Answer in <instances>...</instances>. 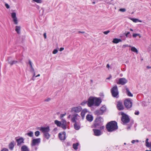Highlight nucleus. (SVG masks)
Listing matches in <instances>:
<instances>
[{
  "instance_id": "obj_1",
  "label": "nucleus",
  "mask_w": 151,
  "mask_h": 151,
  "mask_svg": "<svg viewBox=\"0 0 151 151\" xmlns=\"http://www.w3.org/2000/svg\"><path fill=\"white\" fill-rule=\"evenodd\" d=\"M106 128L108 132L114 131L118 129L117 123L114 121H111L106 124Z\"/></svg>"
},
{
  "instance_id": "obj_2",
  "label": "nucleus",
  "mask_w": 151,
  "mask_h": 151,
  "mask_svg": "<svg viewBox=\"0 0 151 151\" xmlns=\"http://www.w3.org/2000/svg\"><path fill=\"white\" fill-rule=\"evenodd\" d=\"M111 93L114 97H117L119 94L118 88L116 86H114L111 89Z\"/></svg>"
},
{
  "instance_id": "obj_3",
  "label": "nucleus",
  "mask_w": 151,
  "mask_h": 151,
  "mask_svg": "<svg viewBox=\"0 0 151 151\" xmlns=\"http://www.w3.org/2000/svg\"><path fill=\"white\" fill-rule=\"evenodd\" d=\"M102 121H103V119L102 117H99L96 118L94 124L95 127L98 128L99 126H100V124Z\"/></svg>"
},
{
  "instance_id": "obj_4",
  "label": "nucleus",
  "mask_w": 151,
  "mask_h": 151,
  "mask_svg": "<svg viewBox=\"0 0 151 151\" xmlns=\"http://www.w3.org/2000/svg\"><path fill=\"white\" fill-rule=\"evenodd\" d=\"M124 105L127 109H129L132 106V102L130 99H125L124 101Z\"/></svg>"
},
{
  "instance_id": "obj_5",
  "label": "nucleus",
  "mask_w": 151,
  "mask_h": 151,
  "mask_svg": "<svg viewBox=\"0 0 151 151\" xmlns=\"http://www.w3.org/2000/svg\"><path fill=\"white\" fill-rule=\"evenodd\" d=\"M41 142V139L40 138L34 139H33L31 142V145L32 146H34L38 145Z\"/></svg>"
},
{
  "instance_id": "obj_6",
  "label": "nucleus",
  "mask_w": 151,
  "mask_h": 151,
  "mask_svg": "<svg viewBox=\"0 0 151 151\" xmlns=\"http://www.w3.org/2000/svg\"><path fill=\"white\" fill-rule=\"evenodd\" d=\"M82 110V107L80 106H76L71 108V112L76 113H79Z\"/></svg>"
},
{
  "instance_id": "obj_7",
  "label": "nucleus",
  "mask_w": 151,
  "mask_h": 151,
  "mask_svg": "<svg viewBox=\"0 0 151 151\" xmlns=\"http://www.w3.org/2000/svg\"><path fill=\"white\" fill-rule=\"evenodd\" d=\"M122 121L124 123L126 124L128 123L130 121L129 117L126 114L123 115L121 119Z\"/></svg>"
},
{
  "instance_id": "obj_8",
  "label": "nucleus",
  "mask_w": 151,
  "mask_h": 151,
  "mask_svg": "<svg viewBox=\"0 0 151 151\" xmlns=\"http://www.w3.org/2000/svg\"><path fill=\"white\" fill-rule=\"evenodd\" d=\"M78 117H80V116L78 114L74 113L71 116V121L72 122H76V121L78 120Z\"/></svg>"
},
{
  "instance_id": "obj_9",
  "label": "nucleus",
  "mask_w": 151,
  "mask_h": 151,
  "mask_svg": "<svg viewBox=\"0 0 151 151\" xmlns=\"http://www.w3.org/2000/svg\"><path fill=\"white\" fill-rule=\"evenodd\" d=\"M87 104L89 107H91L94 104V98L90 97L88 99Z\"/></svg>"
},
{
  "instance_id": "obj_10",
  "label": "nucleus",
  "mask_w": 151,
  "mask_h": 151,
  "mask_svg": "<svg viewBox=\"0 0 151 151\" xmlns=\"http://www.w3.org/2000/svg\"><path fill=\"white\" fill-rule=\"evenodd\" d=\"M127 82V81L124 78H121L119 79V81L117 82L118 84L124 85Z\"/></svg>"
},
{
  "instance_id": "obj_11",
  "label": "nucleus",
  "mask_w": 151,
  "mask_h": 151,
  "mask_svg": "<svg viewBox=\"0 0 151 151\" xmlns=\"http://www.w3.org/2000/svg\"><path fill=\"white\" fill-rule=\"evenodd\" d=\"M40 130L44 134L49 132L50 130V127H41L40 128Z\"/></svg>"
},
{
  "instance_id": "obj_12",
  "label": "nucleus",
  "mask_w": 151,
  "mask_h": 151,
  "mask_svg": "<svg viewBox=\"0 0 151 151\" xmlns=\"http://www.w3.org/2000/svg\"><path fill=\"white\" fill-rule=\"evenodd\" d=\"M101 102V100L99 98H94V104L95 106H98Z\"/></svg>"
},
{
  "instance_id": "obj_13",
  "label": "nucleus",
  "mask_w": 151,
  "mask_h": 151,
  "mask_svg": "<svg viewBox=\"0 0 151 151\" xmlns=\"http://www.w3.org/2000/svg\"><path fill=\"white\" fill-rule=\"evenodd\" d=\"M12 18L13 19V21L14 24H18L17 18L16 17V13L15 12H13L11 13Z\"/></svg>"
},
{
  "instance_id": "obj_14",
  "label": "nucleus",
  "mask_w": 151,
  "mask_h": 151,
  "mask_svg": "<svg viewBox=\"0 0 151 151\" xmlns=\"http://www.w3.org/2000/svg\"><path fill=\"white\" fill-rule=\"evenodd\" d=\"M117 108L119 110H122L124 109V106L122 102L119 101L117 102Z\"/></svg>"
},
{
  "instance_id": "obj_15",
  "label": "nucleus",
  "mask_w": 151,
  "mask_h": 151,
  "mask_svg": "<svg viewBox=\"0 0 151 151\" xmlns=\"http://www.w3.org/2000/svg\"><path fill=\"white\" fill-rule=\"evenodd\" d=\"M58 135L60 139L61 140H64L65 139L66 135L65 132H64L62 133H60Z\"/></svg>"
},
{
  "instance_id": "obj_16",
  "label": "nucleus",
  "mask_w": 151,
  "mask_h": 151,
  "mask_svg": "<svg viewBox=\"0 0 151 151\" xmlns=\"http://www.w3.org/2000/svg\"><path fill=\"white\" fill-rule=\"evenodd\" d=\"M24 139L21 137L18 139H16V141L17 143V145L18 146L24 143Z\"/></svg>"
},
{
  "instance_id": "obj_17",
  "label": "nucleus",
  "mask_w": 151,
  "mask_h": 151,
  "mask_svg": "<svg viewBox=\"0 0 151 151\" xmlns=\"http://www.w3.org/2000/svg\"><path fill=\"white\" fill-rule=\"evenodd\" d=\"M93 131L94 135L96 136H99L101 134V132L99 130L97 129H93Z\"/></svg>"
},
{
  "instance_id": "obj_18",
  "label": "nucleus",
  "mask_w": 151,
  "mask_h": 151,
  "mask_svg": "<svg viewBox=\"0 0 151 151\" xmlns=\"http://www.w3.org/2000/svg\"><path fill=\"white\" fill-rule=\"evenodd\" d=\"M74 123V124L73 125L74 129L76 130H79L80 128V126L79 123L77 122Z\"/></svg>"
},
{
  "instance_id": "obj_19",
  "label": "nucleus",
  "mask_w": 151,
  "mask_h": 151,
  "mask_svg": "<svg viewBox=\"0 0 151 151\" xmlns=\"http://www.w3.org/2000/svg\"><path fill=\"white\" fill-rule=\"evenodd\" d=\"M103 107H101L100 110H97L96 111V114L97 115H102L103 113Z\"/></svg>"
},
{
  "instance_id": "obj_20",
  "label": "nucleus",
  "mask_w": 151,
  "mask_h": 151,
  "mask_svg": "<svg viewBox=\"0 0 151 151\" xmlns=\"http://www.w3.org/2000/svg\"><path fill=\"white\" fill-rule=\"evenodd\" d=\"M81 115L83 119L84 117L85 114L87 112V110L86 109H83V110L81 111Z\"/></svg>"
},
{
  "instance_id": "obj_21",
  "label": "nucleus",
  "mask_w": 151,
  "mask_h": 151,
  "mask_svg": "<svg viewBox=\"0 0 151 151\" xmlns=\"http://www.w3.org/2000/svg\"><path fill=\"white\" fill-rule=\"evenodd\" d=\"M86 119L88 121L91 122L93 120V117L91 115L88 114L86 116Z\"/></svg>"
},
{
  "instance_id": "obj_22",
  "label": "nucleus",
  "mask_w": 151,
  "mask_h": 151,
  "mask_svg": "<svg viewBox=\"0 0 151 151\" xmlns=\"http://www.w3.org/2000/svg\"><path fill=\"white\" fill-rule=\"evenodd\" d=\"M21 151H29V150L26 145L22 146L21 148Z\"/></svg>"
},
{
  "instance_id": "obj_23",
  "label": "nucleus",
  "mask_w": 151,
  "mask_h": 151,
  "mask_svg": "<svg viewBox=\"0 0 151 151\" xmlns=\"http://www.w3.org/2000/svg\"><path fill=\"white\" fill-rule=\"evenodd\" d=\"M122 41L120 39L117 38L114 39L112 41V42L114 43H118L119 42H121Z\"/></svg>"
},
{
  "instance_id": "obj_24",
  "label": "nucleus",
  "mask_w": 151,
  "mask_h": 151,
  "mask_svg": "<svg viewBox=\"0 0 151 151\" xmlns=\"http://www.w3.org/2000/svg\"><path fill=\"white\" fill-rule=\"evenodd\" d=\"M148 139L147 138L146 139V146L147 147H151V142H148Z\"/></svg>"
},
{
  "instance_id": "obj_25",
  "label": "nucleus",
  "mask_w": 151,
  "mask_h": 151,
  "mask_svg": "<svg viewBox=\"0 0 151 151\" xmlns=\"http://www.w3.org/2000/svg\"><path fill=\"white\" fill-rule=\"evenodd\" d=\"M14 147V142H11L9 145V148L11 150H12Z\"/></svg>"
},
{
  "instance_id": "obj_26",
  "label": "nucleus",
  "mask_w": 151,
  "mask_h": 151,
  "mask_svg": "<svg viewBox=\"0 0 151 151\" xmlns=\"http://www.w3.org/2000/svg\"><path fill=\"white\" fill-rule=\"evenodd\" d=\"M79 145V143L78 142L74 143L73 145V147L75 150H77L78 149V147Z\"/></svg>"
},
{
  "instance_id": "obj_27",
  "label": "nucleus",
  "mask_w": 151,
  "mask_h": 151,
  "mask_svg": "<svg viewBox=\"0 0 151 151\" xmlns=\"http://www.w3.org/2000/svg\"><path fill=\"white\" fill-rule=\"evenodd\" d=\"M126 89L127 95L129 96L132 97L133 96V94L130 92L128 88H126Z\"/></svg>"
},
{
  "instance_id": "obj_28",
  "label": "nucleus",
  "mask_w": 151,
  "mask_h": 151,
  "mask_svg": "<svg viewBox=\"0 0 151 151\" xmlns=\"http://www.w3.org/2000/svg\"><path fill=\"white\" fill-rule=\"evenodd\" d=\"M20 26H16L15 27V31L18 34L20 33Z\"/></svg>"
},
{
  "instance_id": "obj_29",
  "label": "nucleus",
  "mask_w": 151,
  "mask_h": 151,
  "mask_svg": "<svg viewBox=\"0 0 151 151\" xmlns=\"http://www.w3.org/2000/svg\"><path fill=\"white\" fill-rule=\"evenodd\" d=\"M55 123L58 127H60L61 126V122H60L57 120H55Z\"/></svg>"
},
{
  "instance_id": "obj_30",
  "label": "nucleus",
  "mask_w": 151,
  "mask_h": 151,
  "mask_svg": "<svg viewBox=\"0 0 151 151\" xmlns=\"http://www.w3.org/2000/svg\"><path fill=\"white\" fill-rule=\"evenodd\" d=\"M44 135L45 137L47 139H49L50 136L48 132L44 134Z\"/></svg>"
},
{
  "instance_id": "obj_31",
  "label": "nucleus",
  "mask_w": 151,
  "mask_h": 151,
  "mask_svg": "<svg viewBox=\"0 0 151 151\" xmlns=\"http://www.w3.org/2000/svg\"><path fill=\"white\" fill-rule=\"evenodd\" d=\"M131 50L132 51L134 52L137 53H138V50L137 49L134 47H132L131 48Z\"/></svg>"
},
{
  "instance_id": "obj_32",
  "label": "nucleus",
  "mask_w": 151,
  "mask_h": 151,
  "mask_svg": "<svg viewBox=\"0 0 151 151\" xmlns=\"http://www.w3.org/2000/svg\"><path fill=\"white\" fill-rule=\"evenodd\" d=\"M17 62L18 61L17 60H13L11 61H9V63L11 65L14 64H16Z\"/></svg>"
},
{
  "instance_id": "obj_33",
  "label": "nucleus",
  "mask_w": 151,
  "mask_h": 151,
  "mask_svg": "<svg viewBox=\"0 0 151 151\" xmlns=\"http://www.w3.org/2000/svg\"><path fill=\"white\" fill-rule=\"evenodd\" d=\"M27 134L28 136L30 137H32L33 136V133L32 131H30Z\"/></svg>"
},
{
  "instance_id": "obj_34",
  "label": "nucleus",
  "mask_w": 151,
  "mask_h": 151,
  "mask_svg": "<svg viewBox=\"0 0 151 151\" xmlns=\"http://www.w3.org/2000/svg\"><path fill=\"white\" fill-rule=\"evenodd\" d=\"M67 124H61V127L63 129H65L67 128Z\"/></svg>"
},
{
  "instance_id": "obj_35",
  "label": "nucleus",
  "mask_w": 151,
  "mask_h": 151,
  "mask_svg": "<svg viewBox=\"0 0 151 151\" xmlns=\"http://www.w3.org/2000/svg\"><path fill=\"white\" fill-rule=\"evenodd\" d=\"M35 135L36 137H38L40 134V132L39 131H37L35 133Z\"/></svg>"
},
{
  "instance_id": "obj_36",
  "label": "nucleus",
  "mask_w": 151,
  "mask_h": 151,
  "mask_svg": "<svg viewBox=\"0 0 151 151\" xmlns=\"http://www.w3.org/2000/svg\"><path fill=\"white\" fill-rule=\"evenodd\" d=\"M62 124H67V122L66 120L64 119H62L61 121Z\"/></svg>"
},
{
  "instance_id": "obj_37",
  "label": "nucleus",
  "mask_w": 151,
  "mask_h": 151,
  "mask_svg": "<svg viewBox=\"0 0 151 151\" xmlns=\"http://www.w3.org/2000/svg\"><path fill=\"white\" fill-rule=\"evenodd\" d=\"M33 1L38 3H41L42 2V0H34Z\"/></svg>"
},
{
  "instance_id": "obj_38",
  "label": "nucleus",
  "mask_w": 151,
  "mask_h": 151,
  "mask_svg": "<svg viewBox=\"0 0 151 151\" xmlns=\"http://www.w3.org/2000/svg\"><path fill=\"white\" fill-rule=\"evenodd\" d=\"M139 35V34L134 33L133 34L132 36L134 37H137V36H138Z\"/></svg>"
},
{
  "instance_id": "obj_39",
  "label": "nucleus",
  "mask_w": 151,
  "mask_h": 151,
  "mask_svg": "<svg viewBox=\"0 0 151 151\" xmlns=\"http://www.w3.org/2000/svg\"><path fill=\"white\" fill-rule=\"evenodd\" d=\"M131 19L134 22H137L138 21V19H136L132 18Z\"/></svg>"
},
{
  "instance_id": "obj_40",
  "label": "nucleus",
  "mask_w": 151,
  "mask_h": 151,
  "mask_svg": "<svg viewBox=\"0 0 151 151\" xmlns=\"http://www.w3.org/2000/svg\"><path fill=\"white\" fill-rule=\"evenodd\" d=\"M87 102L86 101H83V102H82L81 104V105H82V106H84V105L85 104H86Z\"/></svg>"
},
{
  "instance_id": "obj_41",
  "label": "nucleus",
  "mask_w": 151,
  "mask_h": 151,
  "mask_svg": "<svg viewBox=\"0 0 151 151\" xmlns=\"http://www.w3.org/2000/svg\"><path fill=\"white\" fill-rule=\"evenodd\" d=\"M119 10L120 11L122 12H125L126 11V10L124 8H122V9H119Z\"/></svg>"
},
{
  "instance_id": "obj_42",
  "label": "nucleus",
  "mask_w": 151,
  "mask_h": 151,
  "mask_svg": "<svg viewBox=\"0 0 151 151\" xmlns=\"http://www.w3.org/2000/svg\"><path fill=\"white\" fill-rule=\"evenodd\" d=\"M58 50L57 49H55L52 52V53L53 54H55L57 53Z\"/></svg>"
},
{
  "instance_id": "obj_43",
  "label": "nucleus",
  "mask_w": 151,
  "mask_h": 151,
  "mask_svg": "<svg viewBox=\"0 0 151 151\" xmlns=\"http://www.w3.org/2000/svg\"><path fill=\"white\" fill-rule=\"evenodd\" d=\"M66 113H65L64 114H61L60 115V117L61 118H62L63 117L65 116L66 115Z\"/></svg>"
},
{
  "instance_id": "obj_44",
  "label": "nucleus",
  "mask_w": 151,
  "mask_h": 151,
  "mask_svg": "<svg viewBox=\"0 0 151 151\" xmlns=\"http://www.w3.org/2000/svg\"><path fill=\"white\" fill-rule=\"evenodd\" d=\"M110 32V31L109 30H107V31H104L103 32V33L105 35H107Z\"/></svg>"
},
{
  "instance_id": "obj_45",
  "label": "nucleus",
  "mask_w": 151,
  "mask_h": 151,
  "mask_svg": "<svg viewBox=\"0 0 151 151\" xmlns=\"http://www.w3.org/2000/svg\"><path fill=\"white\" fill-rule=\"evenodd\" d=\"M1 151H8V150L7 149L4 148L1 150Z\"/></svg>"
},
{
  "instance_id": "obj_46",
  "label": "nucleus",
  "mask_w": 151,
  "mask_h": 151,
  "mask_svg": "<svg viewBox=\"0 0 151 151\" xmlns=\"http://www.w3.org/2000/svg\"><path fill=\"white\" fill-rule=\"evenodd\" d=\"M5 6L7 8V9H9V5H8V4H5Z\"/></svg>"
},
{
  "instance_id": "obj_47",
  "label": "nucleus",
  "mask_w": 151,
  "mask_h": 151,
  "mask_svg": "<svg viewBox=\"0 0 151 151\" xmlns=\"http://www.w3.org/2000/svg\"><path fill=\"white\" fill-rule=\"evenodd\" d=\"M98 128H99L101 130H102V129H104V126H101V127H98Z\"/></svg>"
},
{
  "instance_id": "obj_48",
  "label": "nucleus",
  "mask_w": 151,
  "mask_h": 151,
  "mask_svg": "<svg viewBox=\"0 0 151 151\" xmlns=\"http://www.w3.org/2000/svg\"><path fill=\"white\" fill-rule=\"evenodd\" d=\"M51 100L50 99V98H48L47 99H45V101H50Z\"/></svg>"
},
{
  "instance_id": "obj_49",
  "label": "nucleus",
  "mask_w": 151,
  "mask_h": 151,
  "mask_svg": "<svg viewBox=\"0 0 151 151\" xmlns=\"http://www.w3.org/2000/svg\"><path fill=\"white\" fill-rule=\"evenodd\" d=\"M134 114H135L136 115H138L139 114V112L138 111L135 112L134 113Z\"/></svg>"
},
{
  "instance_id": "obj_50",
  "label": "nucleus",
  "mask_w": 151,
  "mask_h": 151,
  "mask_svg": "<svg viewBox=\"0 0 151 151\" xmlns=\"http://www.w3.org/2000/svg\"><path fill=\"white\" fill-rule=\"evenodd\" d=\"M64 49V48L63 47H61L60 48V51H62Z\"/></svg>"
},
{
  "instance_id": "obj_51",
  "label": "nucleus",
  "mask_w": 151,
  "mask_h": 151,
  "mask_svg": "<svg viewBox=\"0 0 151 151\" xmlns=\"http://www.w3.org/2000/svg\"><path fill=\"white\" fill-rule=\"evenodd\" d=\"M44 36L45 39H46L47 37L46 34V33H44Z\"/></svg>"
},
{
  "instance_id": "obj_52",
  "label": "nucleus",
  "mask_w": 151,
  "mask_h": 151,
  "mask_svg": "<svg viewBox=\"0 0 151 151\" xmlns=\"http://www.w3.org/2000/svg\"><path fill=\"white\" fill-rule=\"evenodd\" d=\"M130 34V32H127L126 35H125L127 37H128V35L129 34Z\"/></svg>"
},
{
  "instance_id": "obj_53",
  "label": "nucleus",
  "mask_w": 151,
  "mask_h": 151,
  "mask_svg": "<svg viewBox=\"0 0 151 151\" xmlns=\"http://www.w3.org/2000/svg\"><path fill=\"white\" fill-rule=\"evenodd\" d=\"M111 78V75H109V76L108 77L106 78L107 79H110Z\"/></svg>"
},
{
  "instance_id": "obj_54",
  "label": "nucleus",
  "mask_w": 151,
  "mask_h": 151,
  "mask_svg": "<svg viewBox=\"0 0 151 151\" xmlns=\"http://www.w3.org/2000/svg\"><path fill=\"white\" fill-rule=\"evenodd\" d=\"M106 67L108 68H110V66L109 64H107V65Z\"/></svg>"
},
{
  "instance_id": "obj_55",
  "label": "nucleus",
  "mask_w": 151,
  "mask_h": 151,
  "mask_svg": "<svg viewBox=\"0 0 151 151\" xmlns=\"http://www.w3.org/2000/svg\"><path fill=\"white\" fill-rule=\"evenodd\" d=\"M29 65H32V63H31V61L30 60H29Z\"/></svg>"
},
{
  "instance_id": "obj_56",
  "label": "nucleus",
  "mask_w": 151,
  "mask_h": 151,
  "mask_svg": "<svg viewBox=\"0 0 151 151\" xmlns=\"http://www.w3.org/2000/svg\"><path fill=\"white\" fill-rule=\"evenodd\" d=\"M136 141L135 140H133L132 141V143L133 144H134V143Z\"/></svg>"
},
{
  "instance_id": "obj_57",
  "label": "nucleus",
  "mask_w": 151,
  "mask_h": 151,
  "mask_svg": "<svg viewBox=\"0 0 151 151\" xmlns=\"http://www.w3.org/2000/svg\"><path fill=\"white\" fill-rule=\"evenodd\" d=\"M31 69L32 71L33 72H35L34 69V68H31Z\"/></svg>"
},
{
  "instance_id": "obj_58",
  "label": "nucleus",
  "mask_w": 151,
  "mask_h": 151,
  "mask_svg": "<svg viewBox=\"0 0 151 151\" xmlns=\"http://www.w3.org/2000/svg\"><path fill=\"white\" fill-rule=\"evenodd\" d=\"M78 33H84L85 32H81V31H79Z\"/></svg>"
},
{
  "instance_id": "obj_59",
  "label": "nucleus",
  "mask_w": 151,
  "mask_h": 151,
  "mask_svg": "<svg viewBox=\"0 0 151 151\" xmlns=\"http://www.w3.org/2000/svg\"><path fill=\"white\" fill-rule=\"evenodd\" d=\"M40 76V74H39L37 75L36 76H35V77H39Z\"/></svg>"
},
{
  "instance_id": "obj_60",
  "label": "nucleus",
  "mask_w": 151,
  "mask_h": 151,
  "mask_svg": "<svg viewBox=\"0 0 151 151\" xmlns=\"http://www.w3.org/2000/svg\"><path fill=\"white\" fill-rule=\"evenodd\" d=\"M72 115H69V116H68V117L69 118H71V116Z\"/></svg>"
},
{
  "instance_id": "obj_61",
  "label": "nucleus",
  "mask_w": 151,
  "mask_h": 151,
  "mask_svg": "<svg viewBox=\"0 0 151 151\" xmlns=\"http://www.w3.org/2000/svg\"><path fill=\"white\" fill-rule=\"evenodd\" d=\"M30 65L31 68H33L32 65Z\"/></svg>"
},
{
  "instance_id": "obj_62",
  "label": "nucleus",
  "mask_w": 151,
  "mask_h": 151,
  "mask_svg": "<svg viewBox=\"0 0 151 151\" xmlns=\"http://www.w3.org/2000/svg\"><path fill=\"white\" fill-rule=\"evenodd\" d=\"M147 69H150V67H149V66H147Z\"/></svg>"
},
{
  "instance_id": "obj_63",
  "label": "nucleus",
  "mask_w": 151,
  "mask_h": 151,
  "mask_svg": "<svg viewBox=\"0 0 151 151\" xmlns=\"http://www.w3.org/2000/svg\"><path fill=\"white\" fill-rule=\"evenodd\" d=\"M35 72H34V74H33V77L34 76H35Z\"/></svg>"
},
{
  "instance_id": "obj_64",
  "label": "nucleus",
  "mask_w": 151,
  "mask_h": 151,
  "mask_svg": "<svg viewBox=\"0 0 151 151\" xmlns=\"http://www.w3.org/2000/svg\"><path fill=\"white\" fill-rule=\"evenodd\" d=\"M130 30L131 31H133V30L132 29H130Z\"/></svg>"
}]
</instances>
